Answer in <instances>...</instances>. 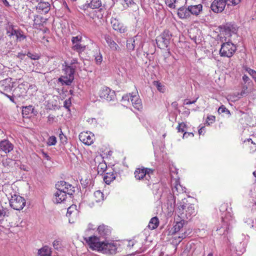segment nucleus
Returning <instances> with one entry per match:
<instances>
[{
	"instance_id": "1",
	"label": "nucleus",
	"mask_w": 256,
	"mask_h": 256,
	"mask_svg": "<svg viewBox=\"0 0 256 256\" xmlns=\"http://www.w3.org/2000/svg\"><path fill=\"white\" fill-rule=\"evenodd\" d=\"M186 199L178 202L176 212L178 217L182 219H188L192 216L195 214V210L194 204L187 202Z\"/></svg>"
},
{
	"instance_id": "2",
	"label": "nucleus",
	"mask_w": 256,
	"mask_h": 256,
	"mask_svg": "<svg viewBox=\"0 0 256 256\" xmlns=\"http://www.w3.org/2000/svg\"><path fill=\"white\" fill-rule=\"evenodd\" d=\"M84 240L90 248L93 250H110L112 246L111 244L100 241V238L96 236L84 237Z\"/></svg>"
},
{
	"instance_id": "3",
	"label": "nucleus",
	"mask_w": 256,
	"mask_h": 256,
	"mask_svg": "<svg viewBox=\"0 0 256 256\" xmlns=\"http://www.w3.org/2000/svg\"><path fill=\"white\" fill-rule=\"evenodd\" d=\"M154 170L150 168H146L144 166L136 168L134 174L136 178L138 180H146L148 186L154 184L151 180V176H154Z\"/></svg>"
},
{
	"instance_id": "4",
	"label": "nucleus",
	"mask_w": 256,
	"mask_h": 256,
	"mask_svg": "<svg viewBox=\"0 0 256 256\" xmlns=\"http://www.w3.org/2000/svg\"><path fill=\"white\" fill-rule=\"evenodd\" d=\"M76 68V66H66L64 70V73L59 78V81L68 86L70 85L74 79V74Z\"/></svg>"
},
{
	"instance_id": "5",
	"label": "nucleus",
	"mask_w": 256,
	"mask_h": 256,
	"mask_svg": "<svg viewBox=\"0 0 256 256\" xmlns=\"http://www.w3.org/2000/svg\"><path fill=\"white\" fill-rule=\"evenodd\" d=\"M172 190L174 196L170 194L168 198V203L170 207L174 206L176 202L175 195H178V194L183 193L184 189L180 184L179 182L176 180H172Z\"/></svg>"
},
{
	"instance_id": "6",
	"label": "nucleus",
	"mask_w": 256,
	"mask_h": 256,
	"mask_svg": "<svg viewBox=\"0 0 256 256\" xmlns=\"http://www.w3.org/2000/svg\"><path fill=\"white\" fill-rule=\"evenodd\" d=\"M172 34L168 30H164V32L156 38L158 46L160 48H167L170 44Z\"/></svg>"
},
{
	"instance_id": "7",
	"label": "nucleus",
	"mask_w": 256,
	"mask_h": 256,
	"mask_svg": "<svg viewBox=\"0 0 256 256\" xmlns=\"http://www.w3.org/2000/svg\"><path fill=\"white\" fill-rule=\"evenodd\" d=\"M236 50V46L232 42H228L222 44L220 54L222 56L230 58L233 56Z\"/></svg>"
},
{
	"instance_id": "8",
	"label": "nucleus",
	"mask_w": 256,
	"mask_h": 256,
	"mask_svg": "<svg viewBox=\"0 0 256 256\" xmlns=\"http://www.w3.org/2000/svg\"><path fill=\"white\" fill-rule=\"evenodd\" d=\"M10 206L14 210H22L25 206V200L20 196L14 194L12 196L10 200Z\"/></svg>"
},
{
	"instance_id": "9",
	"label": "nucleus",
	"mask_w": 256,
	"mask_h": 256,
	"mask_svg": "<svg viewBox=\"0 0 256 256\" xmlns=\"http://www.w3.org/2000/svg\"><path fill=\"white\" fill-rule=\"evenodd\" d=\"M232 219L230 214H228L224 218H222V226L218 228L216 230L220 235L226 234L228 233L230 227L232 223Z\"/></svg>"
},
{
	"instance_id": "10",
	"label": "nucleus",
	"mask_w": 256,
	"mask_h": 256,
	"mask_svg": "<svg viewBox=\"0 0 256 256\" xmlns=\"http://www.w3.org/2000/svg\"><path fill=\"white\" fill-rule=\"evenodd\" d=\"M56 188L58 190L64 192L70 196L73 194L75 190L74 188L70 184L64 181H60L57 182Z\"/></svg>"
},
{
	"instance_id": "11",
	"label": "nucleus",
	"mask_w": 256,
	"mask_h": 256,
	"mask_svg": "<svg viewBox=\"0 0 256 256\" xmlns=\"http://www.w3.org/2000/svg\"><path fill=\"white\" fill-rule=\"evenodd\" d=\"M75 204H72L68 208L66 216L68 218L70 223L73 224L77 219L79 214V211L76 208Z\"/></svg>"
},
{
	"instance_id": "12",
	"label": "nucleus",
	"mask_w": 256,
	"mask_h": 256,
	"mask_svg": "<svg viewBox=\"0 0 256 256\" xmlns=\"http://www.w3.org/2000/svg\"><path fill=\"white\" fill-rule=\"evenodd\" d=\"M79 139L84 144L90 146L91 145L94 141V136L90 132H82L79 134Z\"/></svg>"
},
{
	"instance_id": "13",
	"label": "nucleus",
	"mask_w": 256,
	"mask_h": 256,
	"mask_svg": "<svg viewBox=\"0 0 256 256\" xmlns=\"http://www.w3.org/2000/svg\"><path fill=\"white\" fill-rule=\"evenodd\" d=\"M226 5L224 0H214L210 5V8L213 12L220 13L224 10Z\"/></svg>"
},
{
	"instance_id": "14",
	"label": "nucleus",
	"mask_w": 256,
	"mask_h": 256,
	"mask_svg": "<svg viewBox=\"0 0 256 256\" xmlns=\"http://www.w3.org/2000/svg\"><path fill=\"white\" fill-rule=\"evenodd\" d=\"M98 94L101 98L108 101L112 100L114 97V92H111L110 90L106 86L102 87L99 90Z\"/></svg>"
},
{
	"instance_id": "15",
	"label": "nucleus",
	"mask_w": 256,
	"mask_h": 256,
	"mask_svg": "<svg viewBox=\"0 0 256 256\" xmlns=\"http://www.w3.org/2000/svg\"><path fill=\"white\" fill-rule=\"evenodd\" d=\"M189 10L190 8L188 6H182L178 10L177 12V14L178 18L182 20H191L192 16Z\"/></svg>"
},
{
	"instance_id": "16",
	"label": "nucleus",
	"mask_w": 256,
	"mask_h": 256,
	"mask_svg": "<svg viewBox=\"0 0 256 256\" xmlns=\"http://www.w3.org/2000/svg\"><path fill=\"white\" fill-rule=\"evenodd\" d=\"M192 16H198L202 13L203 6L201 4H190L188 6Z\"/></svg>"
},
{
	"instance_id": "17",
	"label": "nucleus",
	"mask_w": 256,
	"mask_h": 256,
	"mask_svg": "<svg viewBox=\"0 0 256 256\" xmlns=\"http://www.w3.org/2000/svg\"><path fill=\"white\" fill-rule=\"evenodd\" d=\"M11 80L6 78L0 81V92L4 94L5 92H10L12 90Z\"/></svg>"
},
{
	"instance_id": "18",
	"label": "nucleus",
	"mask_w": 256,
	"mask_h": 256,
	"mask_svg": "<svg viewBox=\"0 0 256 256\" xmlns=\"http://www.w3.org/2000/svg\"><path fill=\"white\" fill-rule=\"evenodd\" d=\"M14 148V145L8 140H4L0 142V150L6 154L9 153Z\"/></svg>"
},
{
	"instance_id": "19",
	"label": "nucleus",
	"mask_w": 256,
	"mask_h": 256,
	"mask_svg": "<svg viewBox=\"0 0 256 256\" xmlns=\"http://www.w3.org/2000/svg\"><path fill=\"white\" fill-rule=\"evenodd\" d=\"M36 6V10L38 12L41 14H46L50 10V4L48 2L44 0L39 2Z\"/></svg>"
},
{
	"instance_id": "20",
	"label": "nucleus",
	"mask_w": 256,
	"mask_h": 256,
	"mask_svg": "<svg viewBox=\"0 0 256 256\" xmlns=\"http://www.w3.org/2000/svg\"><path fill=\"white\" fill-rule=\"evenodd\" d=\"M97 230L100 236L104 238L110 236L111 233L110 228L104 224L99 226Z\"/></svg>"
},
{
	"instance_id": "21",
	"label": "nucleus",
	"mask_w": 256,
	"mask_h": 256,
	"mask_svg": "<svg viewBox=\"0 0 256 256\" xmlns=\"http://www.w3.org/2000/svg\"><path fill=\"white\" fill-rule=\"evenodd\" d=\"M111 23L113 28L115 30L118 31L120 33H124L126 31V27L118 20L116 19L112 20Z\"/></svg>"
},
{
	"instance_id": "22",
	"label": "nucleus",
	"mask_w": 256,
	"mask_h": 256,
	"mask_svg": "<svg viewBox=\"0 0 256 256\" xmlns=\"http://www.w3.org/2000/svg\"><path fill=\"white\" fill-rule=\"evenodd\" d=\"M223 32L226 35L231 36L232 33H236L237 30L236 26L231 23H227L224 26Z\"/></svg>"
},
{
	"instance_id": "23",
	"label": "nucleus",
	"mask_w": 256,
	"mask_h": 256,
	"mask_svg": "<svg viewBox=\"0 0 256 256\" xmlns=\"http://www.w3.org/2000/svg\"><path fill=\"white\" fill-rule=\"evenodd\" d=\"M67 194L64 192L58 190L55 192L53 200L54 202L60 204L64 202L66 198Z\"/></svg>"
},
{
	"instance_id": "24",
	"label": "nucleus",
	"mask_w": 256,
	"mask_h": 256,
	"mask_svg": "<svg viewBox=\"0 0 256 256\" xmlns=\"http://www.w3.org/2000/svg\"><path fill=\"white\" fill-rule=\"evenodd\" d=\"M131 102L134 107L138 110L142 109V104L141 100L139 98L138 96L136 95L132 96L131 98Z\"/></svg>"
},
{
	"instance_id": "25",
	"label": "nucleus",
	"mask_w": 256,
	"mask_h": 256,
	"mask_svg": "<svg viewBox=\"0 0 256 256\" xmlns=\"http://www.w3.org/2000/svg\"><path fill=\"white\" fill-rule=\"evenodd\" d=\"M138 40V36H135L133 38H128L126 42V48L130 52L134 50L136 47V42Z\"/></svg>"
},
{
	"instance_id": "26",
	"label": "nucleus",
	"mask_w": 256,
	"mask_h": 256,
	"mask_svg": "<svg viewBox=\"0 0 256 256\" xmlns=\"http://www.w3.org/2000/svg\"><path fill=\"white\" fill-rule=\"evenodd\" d=\"M104 38L112 50H119L118 46L112 40L109 36H105Z\"/></svg>"
},
{
	"instance_id": "27",
	"label": "nucleus",
	"mask_w": 256,
	"mask_h": 256,
	"mask_svg": "<svg viewBox=\"0 0 256 256\" xmlns=\"http://www.w3.org/2000/svg\"><path fill=\"white\" fill-rule=\"evenodd\" d=\"M52 252L51 248L46 246L38 250V254L40 256H51Z\"/></svg>"
},
{
	"instance_id": "28",
	"label": "nucleus",
	"mask_w": 256,
	"mask_h": 256,
	"mask_svg": "<svg viewBox=\"0 0 256 256\" xmlns=\"http://www.w3.org/2000/svg\"><path fill=\"white\" fill-rule=\"evenodd\" d=\"M244 142L248 146L250 153H253L256 151V144L254 142L251 138L245 140Z\"/></svg>"
},
{
	"instance_id": "29",
	"label": "nucleus",
	"mask_w": 256,
	"mask_h": 256,
	"mask_svg": "<svg viewBox=\"0 0 256 256\" xmlns=\"http://www.w3.org/2000/svg\"><path fill=\"white\" fill-rule=\"evenodd\" d=\"M185 219L180 218V221H177L176 224L174 226V232L176 233L180 230L186 223Z\"/></svg>"
},
{
	"instance_id": "30",
	"label": "nucleus",
	"mask_w": 256,
	"mask_h": 256,
	"mask_svg": "<svg viewBox=\"0 0 256 256\" xmlns=\"http://www.w3.org/2000/svg\"><path fill=\"white\" fill-rule=\"evenodd\" d=\"M104 200V195L100 190H97L94 194L93 201L100 202Z\"/></svg>"
},
{
	"instance_id": "31",
	"label": "nucleus",
	"mask_w": 256,
	"mask_h": 256,
	"mask_svg": "<svg viewBox=\"0 0 256 256\" xmlns=\"http://www.w3.org/2000/svg\"><path fill=\"white\" fill-rule=\"evenodd\" d=\"M159 224V220L156 216L152 218L149 222L148 227L151 230L156 228Z\"/></svg>"
},
{
	"instance_id": "32",
	"label": "nucleus",
	"mask_w": 256,
	"mask_h": 256,
	"mask_svg": "<svg viewBox=\"0 0 256 256\" xmlns=\"http://www.w3.org/2000/svg\"><path fill=\"white\" fill-rule=\"evenodd\" d=\"M6 32L7 34L9 36H14L16 30L14 28V26L8 22L6 26Z\"/></svg>"
},
{
	"instance_id": "33",
	"label": "nucleus",
	"mask_w": 256,
	"mask_h": 256,
	"mask_svg": "<svg viewBox=\"0 0 256 256\" xmlns=\"http://www.w3.org/2000/svg\"><path fill=\"white\" fill-rule=\"evenodd\" d=\"M8 210L0 204V222H2L6 217L8 216Z\"/></svg>"
},
{
	"instance_id": "34",
	"label": "nucleus",
	"mask_w": 256,
	"mask_h": 256,
	"mask_svg": "<svg viewBox=\"0 0 256 256\" xmlns=\"http://www.w3.org/2000/svg\"><path fill=\"white\" fill-rule=\"evenodd\" d=\"M101 6L100 0H91L90 2L88 4V6L92 9L98 8Z\"/></svg>"
},
{
	"instance_id": "35",
	"label": "nucleus",
	"mask_w": 256,
	"mask_h": 256,
	"mask_svg": "<svg viewBox=\"0 0 256 256\" xmlns=\"http://www.w3.org/2000/svg\"><path fill=\"white\" fill-rule=\"evenodd\" d=\"M115 179V175L113 172H107L104 177V180L106 184H109Z\"/></svg>"
},
{
	"instance_id": "36",
	"label": "nucleus",
	"mask_w": 256,
	"mask_h": 256,
	"mask_svg": "<svg viewBox=\"0 0 256 256\" xmlns=\"http://www.w3.org/2000/svg\"><path fill=\"white\" fill-rule=\"evenodd\" d=\"M86 46L82 45L80 43L74 44L72 46V50H76L78 52H84L86 49Z\"/></svg>"
},
{
	"instance_id": "37",
	"label": "nucleus",
	"mask_w": 256,
	"mask_h": 256,
	"mask_svg": "<svg viewBox=\"0 0 256 256\" xmlns=\"http://www.w3.org/2000/svg\"><path fill=\"white\" fill-rule=\"evenodd\" d=\"M107 168V165L105 162H102L98 166V172L102 174L104 172Z\"/></svg>"
},
{
	"instance_id": "38",
	"label": "nucleus",
	"mask_w": 256,
	"mask_h": 256,
	"mask_svg": "<svg viewBox=\"0 0 256 256\" xmlns=\"http://www.w3.org/2000/svg\"><path fill=\"white\" fill-rule=\"evenodd\" d=\"M34 110V108L32 106L24 107L22 108L23 114H28L30 113H32Z\"/></svg>"
},
{
	"instance_id": "39",
	"label": "nucleus",
	"mask_w": 256,
	"mask_h": 256,
	"mask_svg": "<svg viewBox=\"0 0 256 256\" xmlns=\"http://www.w3.org/2000/svg\"><path fill=\"white\" fill-rule=\"evenodd\" d=\"M102 12H103V10L102 8H100L98 10H96L94 12L92 18H97L98 19L102 18L103 17V13Z\"/></svg>"
},
{
	"instance_id": "40",
	"label": "nucleus",
	"mask_w": 256,
	"mask_h": 256,
	"mask_svg": "<svg viewBox=\"0 0 256 256\" xmlns=\"http://www.w3.org/2000/svg\"><path fill=\"white\" fill-rule=\"evenodd\" d=\"M56 143V138L54 136H50L47 142V144L48 146H54Z\"/></svg>"
},
{
	"instance_id": "41",
	"label": "nucleus",
	"mask_w": 256,
	"mask_h": 256,
	"mask_svg": "<svg viewBox=\"0 0 256 256\" xmlns=\"http://www.w3.org/2000/svg\"><path fill=\"white\" fill-rule=\"evenodd\" d=\"M14 36H16L17 39L20 40H22L26 38V36L23 34L22 32L18 30H16Z\"/></svg>"
},
{
	"instance_id": "42",
	"label": "nucleus",
	"mask_w": 256,
	"mask_h": 256,
	"mask_svg": "<svg viewBox=\"0 0 256 256\" xmlns=\"http://www.w3.org/2000/svg\"><path fill=\"white\" fill-rule=\"evenodd\" d=\"M218 112L219 114L225 113L228 116L230 115V112L224 106H220Z\"/></svg>"
},
{
	"instance_id": "43",
	"label": "nucleus",
	"mask_w": 256,
	"mask_h": 256,
	"mask_svg": "<svg viewBox=\"0 0 256 256\" xmlns=\"http://www.w3.org/2000/svg\"><path fill=\"white\" fill-rule=\"evenodd\" d=\"M224 1L228 6H236L240 2V0H224Z\"/></svg>"
},
{
	"instance_id": "44",
	"label": "nucleus",
	"mask_w": 256,
	"mask_h": 256,
	"mask_svg": "<svg viewBox=\"0 0 256 256\" xmlns=\"http://www.w3.org/2000/svg\"><path fill=\"white\" fill-rule=\"evenodd\" d=\"M26 55L28 58L33 60H37L40 58L39 56L36 53H31L30 52H28Z\"/></svg>"
},
{
	"instance_id": "45",
	"label": "nucleus",
	"mask_w": 256,
	"mask_h": 256,
	"mask_svg": "<svg viewBox=\"0 0 256 256\" xmlns=\"http://www.w3.org/2000/svg\"><path fill=\"white\" fill-rule=\"evenodd\" d=\"M186 128V124L184 122H181L178 124V126L176 128L178 132H184V128Z\"/></svg>"
},
{
	"instance_id": "46",
	"label": "nucleus",
	"mask_w": 256,
	"mask_h": 256,
	"mask_svg": "<svg viewBox=\"0 0 256 256\" xmlns=\"http://www.w3.org/2000/svg\"><path fill=\"white\" fill-rule=\"evenodd\" d=\"M176 0H166V3L170 8H174Z\"/></svg>"
},
{
	"instance_id": "47",
	"label": "nucleus",
	"mask_w": 256,
	"mask_h": 256,
	"mask_svg": "<svg viewBox=\"0 0 256 256\" xmlns=\"http://www.w3.org/2000/svg\"><path fill=\"white\" fill-rule=\"evenodd\" d=\"M24 14H26L27 17V20L31 19L32 18L34 15L33 12L30 9H28L25 11Z\"/></svg>"
},
{
	"instance_id": "48",
	"label": "nucleus",
	"mask_w": 256,
	"mask_h": 256,
	"mask_svg": "<svg viewBox=\"0 0 256 256\" xmlns=\"http://www.w3.org/2000/svg\"><path fill=\"white\" fill-rule=\"evenodd\" d=\"M215 116H209L207 117L206 124L208 125H210V124H212L215 121Z\"/></svg>"
},
{
	"instance_id": "49",
	"label": "nucleus",
	"mask_w": 256,
	"mask_h": 256,
	"mask_svg": "<svg viewBox=\"0 0 256 256\" xmlns=\"http://www.w3.org/2000/svg\"><path fill=\"white\" fill-rule=\"evenodd\" d=\"M154 85L157 88L158 90L161 92H164V86L162 85V84L159 82H154Z\"/></svg>"
},
{
	"instance_id": "50",
	"label": "nucleus",
	"mask_w": 256,
	"mask_h": 256,
	"mask_svg": "<svg viewBox=\"0 0 256 256\" xmlns=\"http://www.w3.org/2000/svg\"><path fill=\"white\" fill-rule=\"evenodd\" d=\"M96 227L95 226L91 223L89 224H88V228L86 229V235H88L89 232H90L92 230H94L95 229Z\"/></svg>"
},
{
	"instance_id": "51",
	"label": "nucleus",
	"mask_w": 256,
	"mask_h": 256,
	"mask_svg": "<svg viewBox=\"0 0 256 256\" xmlns=\"http://www.w3.org/2000/svg\"><path fill=\"white\" fill-rule=\"evenodd\" d=\"M81 40V37H79L78 36L72 37V41L73 44V46L74 44H78L80 42V41Z\"/></svg>"
},
{
	"instance_id": "52",
	"label": "nucleus",
	"mask_w": 256,
	"mask_h": 256,
	"mask_svg": "<svg viewBox=\"0 0 256 256\" xmlns=\"http://www.w3.org/2000/svg\"><path fill=\"white\" fill-rule=\"evenodd\" d=\"M250 74L252 77V78L256 82V72L253 70L249 69L247 70Z\"/></svg>"
},
{
	"instance_id": "53",
	"label": "nucleus",
	"mask_w": 256,
	"mask_h": 256,
	"mask_svg": "<svg viewBox=\"0 0 256 256\" xmlns=\"http://www.w3.org/2000/svg\"><path fill=\"white\" fill-rule=\"evenodd\" d=\"M53 246L56 250H58L60 248V242L58 240H55L53 242Z\"/></svg>"
},
{
	"instance_id": "54",
	"label": "nucleus",
	"mask_w": 256,
	"mask_h": 256,
	"mask_svg": "<svg viewBox=\"0 0 256 256\" xmlns=\"http://www.w3.org/2000/svg\"><path fill=\"white\" fill-rule=\"evenodd\" d=\"M132 96V95L130 94H126L122 98V100L123 102L128 101V102L130 99L131 100V98Z\"/></svg>"
},
{
	"instance_id": "55",
	"label": "nucleus",
	"mask_w": 256,
	"mask_h": 256,
	"mask_svg": "<svg viewBox=\"0 0 256 256\" xmlns=\"http://www.w3.org/2000/svg\"><path fill=\"white\" fill-rule=\"evenodd\" d=\"M95 60L96 61V64H100L102 60V56L100 54L99 55L97 56L95 58Z\"/></svg>"
},
{
	"instance_id": "56",
	"label": "nucleus",
	"mask_w": 256,
	"mask_h": 256,
	"mask_svg": "<svg viewBox=\"0 0 256 256\" xmlns=\"http://www.w3.org/2000/svg\"><path fill=\"white\" fill-rule=\"evenodd\" d=\"M135 0H124V2H126L127 6H132L134 4H135L134 1Z\"/></svg>"
},
{
	"instance_id": "57",
	"label": "nucleus",
	"mask_w": 256,
	"mask_h": 256,
	"mask_svg": "<svg viewBox=\"0 0 256 256\" xmlns=\"http://www.w3.org/2000/svg\"><path fill=\"white\" fill-rule=\"evenodd\" d=\"M248 93L247 87H246V88L244 90H242L240 94H238V96L240 95V96H238V98H240L241 96L247 94Z\"/></svg>"
},
{
	"instance_id": "58",
	"label": "nucleus",
	"mask_w": 256,
	"mask_h": 256,
	"mask_svg": "<svg viewBox=\"0 0 256 256\" xmlns=\"http://www.w3.org/2000/svg\"><path fill=\"white\" fill-rule=\"evenodd\" d=\"M198 98H197L195 100H192V101H190L188 100H184V104L188 105V104H194L196 102Z\"/></svg>"
},
{
	"instance_id": "59",
	"label": "nucleus",
	"mask_w": 256,
	"mask_h": 256,
	"mask_svg": "<svg viewBox=\"0 0 256 256\" xmlns=\"http://www.w3.org/2000/svg\"><path fill=\"white\" fill-rule=\"evenodd\" d=\"M16 56L20 60H23L25 59L26 54L22 53V52H18V54Z\"/></svg>"
},
{
	"instance_id": "60",
	"label": "nucleus",
	"mask_w": 256,
	"mask_h": 256,
	"mask_svg": "<svg viewBox=\"0 0 256 256\" xmlns=\"http://www.w3.org/2000/svg\"><path fill=\"white\" fill-rule=\"evenodd\" d=\"M71 104L70 100H66L64 102V106L68 108Z\"/></svg>"
},
{
	"instance_id": "61",
	"label": "nucleus",
	"mask_w": 256,
	"mask_h": 256,
	"mask_svg": "<svg viewBox=\"0 0 256 256\" xmlns=\"http://www.w3.org/2000/svg\"><path fill=\"white\" fill-rule=\"evenodd\" d=\"M194 134L192 132H184V134H183V138H188V136H190L192 137H193L194 136Z\"/></svg>"
},
{
	"instance_id": "62",
	"label": "nucleus",
	"mask_w": 256,
	"mask_h": 256,
	"mask_svg": "<svg viewBox=\"0 0 256 256\" xmlns=\"http://www.w3.org/2000/svg\"><path fill=\"white\" fill-rule=\"evenodd\" d=\"M2 4L6 7H9L10 6L7 0H0Z\"/></svg>"
},
{
	"instance_id": "63",
	"label": "nucleus",
	"mask_w": 256,
	"mask_h": 256,
	"mask_svg": "<svg viewBox=\"0 0 256 256\" xmlns=\"http://www.w3.org/2000/svg\"><path fill=\"white\" fill-rule=\"evenodd\" d=\"M242 80L245 82H246L249 81L250 78L247 76L244 75L242 76Z\"/></svg>"
},
{
	"instance_id": "64",
	"label": "nucleus",
	"mask_w": 256,
	"mask_h": 256,
	"mask_svg": "<svg viewBox=\"0 0 256 256\" xmlns=\"http://www.w3.org/2000/svg\"><path fill=\"white\" fill-rule=\"evenodd\" d=\"M60 138L61 140H63L64 139H66V136L64 135L62 130H60Z\"/></svg>"
}]
</instances>
